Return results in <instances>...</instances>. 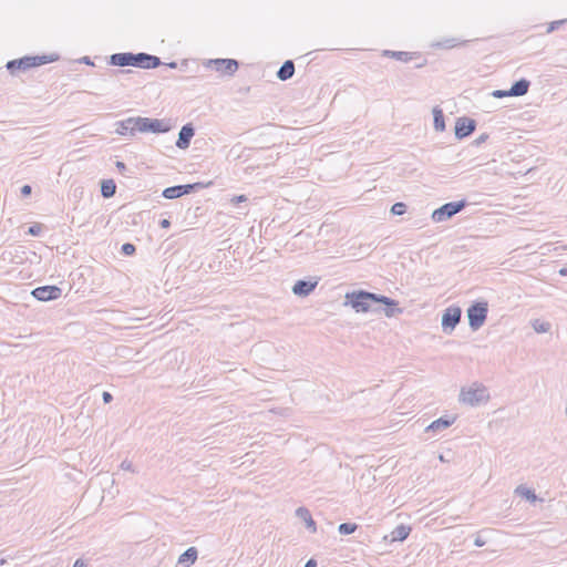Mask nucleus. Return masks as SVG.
Masks as SVG:
<instances>
[{"instance_id": "e433bc0d", "label": "nucleus", "mask_w": 567, "mask_h": 567, "mask_svg": "<svg viewBox=\"0 0 567 567\" xmlns=\"http://www.w3.org/2000/svg\"><path fill=\"white\" fill-rule=\"evenodd\" d=\"M247 196L246 195H237V196H234L230 202L234 204V205H237L239 203H244V202H247Z\"/></svg>"}, {"instance_id": "dca6fc26", "label": "nucleus", "mask_w": 567, "mask_h": 567, "mask_svg": "<svg viewBox=\"0 0 567 567\" xmlns=\"http://www.w3.org/2000/svg\"><path fill=\"white\" fill-rule=\"evenodd\" d=\"M198 556V550L195 547L187 548L178 558L177 565L188 567L193 565Z\"/></svg>"}, {"instance_id": "4c0bfd02", "label": "nucleus", "mask_w": 567, "mask_h": 567, "mask_svg": "<svg viewBox=\"0 0 567 567\" xmlns=\"http://www.w3.org/2000/svg\"><path fill=\"white\" fill-rule=\"evenodd\" d=\"M488 138V135L486 133H483L481 134L475 141H474V144L475 145H481L483 144L484 142H486V140Z\"/></svg>"}, {"instance_id": "603ef678", "label": "nucleus", "mask_w": 567, "mask_h": 567, "mask_svg": "<svg viewBox=\"0 0 567 567\" xmlns=\"http://www.w3.org/2000/svg\"><path fill=\"white\" fill-rule=\"evenodd\" d=\"M424 64H425V62L424 63H420V64L416 65V68H422Z\"/></svg>"}, {"instance_id": "1a4fd4ad", "label": "nucleus", "mask_w": 567, "mask_h": 567, "mask_svg": "<svg viewBox=\"0 0 567 567\" xmlns=\"http://www.w3.org/2000/svg\"><path fill=\"white\" fill-rule=\"evenodd\" d=\"M204 185L202 183H193L185 185H175L167 187L163 190V196L167 199L179 198L184 195H188L195 190L202 189Z\"/></svg>"}, {"instance_id": "473e14b6", "label": "nucleus", "mask_w": 567, "mask_h": 567, "mask_svg": "<svg viewBox=\"0 0 567 567\" xmlns=\"http://www.w3.org/2000/svg\"><path fill=\"white\" fill-rule=\"evenodd\" d=\"M321 280V277H308L307 279H298L295 281V284L301 285V284H319Z\"/></svg>"}, {"instance_id": "ea45409f", "label": "nucleus", "mask_w": 567, "mask_h": 567, "mask_svg": "<svg viewBox=\"0 0 567 567\" xmlns=\"http://www.w3.org/2000/svg\"><path fill=\"white\" fill-rule=\"evenodd\" d=\"M102 399H103V402H104L105 404H107V403L112 402V400H113V395H112L110 392L104 391V392L102 393Z\"/></svg>"}, {"instance_id": "aec40b11", "label": "nucleus", "mask_w": 567, "mask_h": 567, "mask_svg": "<svg viewBox=\"0 0 567 567\" xmlns=\"http://www.w3.org/2000/svg\"><path fill=\"white\" fill-rule=\"evenodd\" d=\"M415 54L416 53L405 52V51H391V50L383 51L384 56H389V58H392V59H395L398 61L405 62V63L410 62Z\"/></svg>"}, {"instance_id": "c756f323", "label": "nucleus", "mask_w": 567, "mask_h": 567, "mask_svg": "<svg viewBox=\"0 0 567 567\" xmlns=\"http://www.w3.org/2000/svg\"><path fill=\"white\" fill-rule=\"evenodd\" d=\"M360 254H352L353 257L363 258L364 256H369L373 250L372 244H365L360 246Z\"/></svg>"}, {"instance_id": "f704fd0d", "label": "nucleus", "mask_w": 567, "mask_h": 567, "mask_svg": "<svg viewBox=\"0 0 567 567\" xmlns=\"http://www.w3.org/2000/svg\"><path fill=\"white\" fill-rule=\"evenodd\" d=\"M121 468L124 470V471L135 472V470L133 467V463L131 461H128V460H124L121 463Z\"/></svg>"}, {"instance_id": "4be33fe9", "label": "nucleus", "mask_w": 567, "mask_h": 567, "mask_svg": "<svg viewBox=\"0 0 567 567\" xmlns=\"http://www.w3.org/2000/svg\"><path fill=\"white\" fill-rule=\"evenodd\" d=\"M411 533V527L405 525L396 526L391 533V539L393 542H403L405 540Z\"/></svg>"}, {"instance_id": "864d4df0", "label": "nucleus", "mask_w": 567, "mask_h": 567, "mask_svg": "<svg viewBox=\"0 0 567 567\" xmlns=\"http://www.w3.org/2000/svg\"><path fill=\"white\" fill-rule=\"evenodd\" d=\"M6 560L4 559H0V565L4 564Z\"/></svg>"}, {"instance_id": "f257e3e1", "label": "nucleus", "mask_w": 567, "mask_h": 567, "mask_svg": "<svg viewBox=\"0 0 567 567\" xmlns=\"http://www.w3.org/2000/svg\"><path fill=\"white\" fill-rule=\"evenodd\" d=\"M351 306L357 312H377L380 305H384V315L389 318L402 313V309L398 307V302L389 297L369 292L365 290H358L346 293L344 306Z\"/></svg>"}, {"instance_id": "412c9836", "label": "nucleus", "mask_w": 567, "mask_h": 567, "mask_svg": "<svg viewBox=\"0 0 567 567\" xmlns=\"http://www.w3.org/2000/svg\"><path fill=\"white\" fill-rule=\"evenodd\" d=\"M433 125L435 131L443 132L445 130V120H444V113L442 109L439 106L433 107Z\"/></svg>"}, {"instance_id": "7c9ffc66", "label": "nucleus", "mask_w": 567, "mask_h": 567, "mask_svg": "<svg viewBox=\"0 0 567 567\" xmlns=\"http://www.w3.org/2000/svg\"><path fill=\"white\" fill-rule=\"evenodd\" d=\"M135 251H136V247H135V245H133L131 243H125L121 247V252L125 256H132L135 254Z\"/></svg>"}, {"instance_id": "423d86ee", "label": "nucleus", "mask_w": 567, "mask_h": 567, "mask_svg": "<svg viewBox=\"0 0 567 567\" xmlns=\"http://www.w3.org/2000/svg\"><path fill=\"white\" fill-rule=\"evenodd\" d=\"M135 122V132L141 133H166L171 130V126L166 124L163 120L158 118H150L142 116H134Z\"/></svg>"}, {"instance_id": "5fc2aeb1", "label": "nucleus", "mask_w": 567, "mask_h": 567, "mask_svg": "<svg viewBox=\"0 0 567 567\" xmlns=\"http://www.w3.org/2000/svg\"><path fill=\"white\" fill-rule=\"evenodd\" d=\"M566 414H567V405H566V410H565Z\"/></svg>"}, {"instance_id": "a18cd8bd", "label": "nucleus", "mask_w": 567, "mask_h": 567, "mask_svg": "<svg viewBox=\"0 0 567 567\" xmlns=\"http://www.w3.org/2000/svg\"><path fill=\"white\" fill-rule=\"evenodd\" d=\"M159 226H161L162 228H168V227L171 226V221H169L168 219H162V220L159 221Z\"/></svg>"}, {"instance_id": "37998d69", "label": "nucleus", "mask_w": 567, "mask_h": 567, "mask_svg": "<svg viewBox=\"0 0 567 567\" xmlns=\"http://www.w3.org/2000/svg\"><path fill=\"white\" fill-rule=\"evenodd\" d=\"M115 166L121 174H124L127 169L125 163L120 162V161L116 162Z\"/></svg>"}, {"instance_id": "b1692460", "label": "nucleus", "mask_w": 567, "mask_h": 567, "mask_svg": "<svg viewBox=\"0 0 567 567\" xmlns=\"http://www.w3.org/2000/svg\"><path fill=\"white\" fill-rule=\"evenodd\" d=\"M530 324L537 333H546L551 329V324L549 322L540 321L539 319L532 320Z\"/></svg>"}, {"instance_id": "a211bd4d", "label": "nucleus", "mask_w": 567, "mask_h": 567, "mask_svg": "<svg viewBox=\"0 0 567 567\" xmlns=\"http://www.w3.org/2000/svg\"><path fill=\"white\" fill-rule=\"evenodd\" d=\"M295 74V63L292 60H287L277 71V78L281 81L291 79Z\"/></svg>"}, {"instance_id": "f8f14e48", "label": "nucleus", "mask_w": 567, "mask_h": 567, "mask_svg": "<svg viewBox=\"0 0 567 567\" xmlns=\"http://www.w3.org/2000/svg\"><path fill=\"white\" fill-rule=\"evenodd\" d=\"M209 65H213L217 72L227 75H233L239 68V63L235 59L209 60Z\"/></svg>"}, {"instance_id": "72a5a7b5", "label": "nucleus", "mask_w": 567, "mask_h": 567, "mask_svg": "<svg viewBox=\"0 0 567 567\" xmlns=\"http://www.w3.org/2000/svg\"><path fill=\"white\" fill-rule=\"evenodd\" d=\"M492 96H494L496 99H502V97L512 96V95L509 94V90H495L492 92Z\"/></svg>"}, {"instance_id": "0eeeda50", "label": "nucleus", "mask_w": 567, "mask_h": 567, "mask_svg": "<svg viewBox=\"0 0 567 567\" xmlns=\"http://www.w3.org/2000/svg\"><path fill=\"white\" fill-rule=\"evenodd\" d=\"M466 205L467 202L465 199L446 203L432 213V219L435 223L446 221L463 210Z\"/></svg>"}, {"instance_id": "de8ad7c7", "label": "nucleus", "mask_w": 567, "mask_h": 567, "mask_svg": "<svg viewBox=\"0 0 567 567\" xmlns=\"http://www.w3.org/2000/svg\"><path fill=\"white\" fill-rule=\"evenodd\" d=\"M82 62H83V63H85V64H87V65H93V62L91 61L90 56H84V58L82 59Z\"/></svg>"}, {"instance_id": "f03ea898", "label": "nucleus", "mask_w": 567, "mask_h": 567, "mask_svg": "<svg viewBox=\"0 0 567 567\" xmlns=\"http://www.w3.org/2000/svg\"><path fill=\"white\" fill-rule=\"evenodd\" d=\"M109 63L113 66H134L145 70L155 69L162 65V61L158 56L145 52L114 53L110 56Z\"/></svg>"}, {"instance_id": "49530a36", "label": "nucleus", "mask_w": 567, "mask_h": 567, "mask_svg": "<svg viewBox=\"0 0 567 567\" xmlns=\"http://www.w3.org/2000/svg\"><path fill=\"white\" fill-rule=\"evenodd\" d=\"M316 566H317V561L313 558L309 559L305 565V567H316Z\"/></svg>"}, {"instance_id": "a19ab883", "label": "nucleus", "mask_w": 567, "mask_h": 567, "mask_svg": "<svg viewBox=\"0 0 567 567\" xmlns=\"http://www.w3.org/2000/svg\"><path fill=\"white\" fill-rule=\"evenodd\" d=\"M486 544L485 539H483L481 537L480 534L476 535L475 539H474V545L477 546V547H482Z\"/></svg>"}, {"instance_id": "2f4dec72", "label": "nucleus", "mask_w": 567, "mask_h": 567, "mask_svg": "<svg viewBox=\"0 0 567 567\" xmlns=\"http://www.w3.org/2000/svg\"><path fill=\"white\" fill-rule=\"evenodd\" d=\"M41 231H42L41 224H33L28 229V234L31 236H39Z\"/></svg>"}, {"instance_id": "4468645a", "label": "nucleus", "mask_w": 567, "mask_h": 567, "mask_svg": "<svg viewBox=\"0 0 567 567\" xmlns=\"http://www.w3.org/2000/svg\"><path fill=\"white\" fill-rule=\"evenodd\" d=\"M115 132L122 136H134L135 132V122L134 117H127L123 121L116 122Z\"/></svg>"}, {"instance_id": "79ce46f5", "label": "nucleus", "mask_w": 567, "mask_h": 567, "mask_svg": "<svg viewBox=\"0 0 567 567\" xmlns=\"http://www.w3.org/2000/svg\"><path fill=\"white\" fill-rule=\"evenodd\" d=\"M132 71L131 70H107V75L112 76V75H115L117 73H131Z\"/></svg>"}, {"instance_id": "bb28decb", "label": "nucleus", "mask_w": 567, "mask_h": 567, "mask_svg": "<svg viewBox=\"0 0 567 567\" xmlns=\"http://www.w3.org/2000/svg\"><path fill=\"white\" fill-rule=\"evenodd\" d=\"M358 529V525L354 523H342L338 527V532L341 535H350Z\"/></svg>"}, {"instance_id": "cd10ccee", "label": "nucleus", "mask_w": 567, "mask_h": 567, "mask_svg": "<svg viewBox=\"0 0 567 567\" xmlns=\"http://www.w3.org/2000/svg\"><path fill=\"white\" fill-rule=\"evenodd\" d=\"M464 43H465V41L458 42L456 39L451 38V39H445L442 42H439L436 45L440 48H443V49H452V48H455V47L464 44Z\"/></svg>"}, {"instance_id": "ddd939ff", "label": "nucleus", "mask_w": 567, "mask_h": 567, "mask_svg": "<svg viewBox=\"0 0 567 567\" xmlns=\"http://www.w3.org/2000/svg\"><path fill=\"white\" fill-rule=\"evenodd\" d=\"M195 135V128L192 123H187L182 126L178 138L176 141V146L179 150H186L189 147L190 141Z\"/></svg>"}, {"instance_id": "c85d7f7f", "label": "nucleus", "mask_w": 567, "mask_h": 567, "mask_svg": "<svg viewBox=\"0 0 567 567\" xmlns=\"http://www.w3.org/2000/svg\"><path fill=\"white\" fill-rule=\"evenodd\" d=\"M405 212H406V205L404 203H402V202H398V203L393 204L392 207H391V213L393 215L401 216Z\"/></svg>"}, {"instance_id": "39448f33", "label": "nucleus", "mask_w": 567, "mask_h": 567, "mask_svg": "<svg viewBox=\"0 0 567 567\" xmlns=\"http://www.w3.org/2000/svg\"><path fill=\"white\" fill-rule=\"evenodd\" d=\"M488 400L489 394L487 389L477 383H474V385L468 389L463 388L460 393V401L471 406L480 405Z\"/></svg>"}, {"instance_id": "20e7f679", "label": "nucleus", "mask_w": 567, "mask_h": 567, "mask_svg": "<svg viewBox=\"0 0 567 567\" xmlns=\"http://www.w3.org/2000/svg\"><path fill=\"white\" fill-rule=\"evenodd\" d=\"M488 313V302L477 300L473 302L466 310L468 326L473 331H477L484 326Z\"/></svg>"}, {"instance_id": "a878e982", "label": "nucleus", "mask_w": 567, "mask_h": 567, "mask_svg": "<svg viewBox=\"0 0 567 567\" xmlns=\"http://www.w3.org/2000/svg\"><path fill=\"white\" fill-rule=\"evenodd\" d=\"M317 286H292V292L299 297L309 296Z\"/></svg>"}, {"instance_id": "2eb2a0df", "label": "nucleus", "mask_w": 567, "mask_h": 567, "mask_svg": "<svg viewBox=\"0 0 567 567\" xmlns=\"http://www.w3.org/2000/svg\"><path fill=\"white\" fill-rule=\"evenodd\" d=\"M456 420V416H441L437 420L433 421L430 425L426 426L425 432H440L447 427H450Z\"/></svg>"}, {"instance_id": "9d476101", "label": "nucleus", "mask_w": 567, "mask_h": 567, "mask_svg": "<svg viewBox=\"0 0 567 567\" xmlns=\"http://www.w3.org/2000/svg\"><path fill=\"white\" fill-rule=\"evenodd\" d=\"M31 295L40 301L55 300L62 295L59 286H38L31 291Z\"/></svg>"}, {"instance_id": "58836bf2", "label": "nucleus", "mask_w": 567, "mask_h": 567, "mask_svg": "<svg viewBox=\"0 0 567 567\" xmlns=\"http://www.w3.org/2000/svg\"><path fill=\"white\" fill-rule=\"evenodd\" d=\"M32 193V187L30 185H23L21 187V195L27 197Z\"/></svg>"}, {"instance_id": "c03bdc74", "label": "nucleus", "mask_w": 567, "mask_h": 567, "mask_svg": "<svg viewBox=\"0 0 567 567\" xmlns=\"http://www.w3.org/2000/svg\"><path fill=\"white\" fill-rule=\"evenodd\" d=\"M73 567H86V564L83 559L79 558L75 560Z\"/></svg>"}, {"instance_id": "c9c22d12", "label": "nucleus", "mask_w": 567, "mask_h": 567, "mask_svg": "<svg viewBox=\"0 0 567 567\" xmlns=\"http://www.w3.org/2000/svg\"><path fill=\"white\" fill-rule=\"evenodd\" d=\"M565 21L564 20H558V21H553L549 25H548V29H547V32L550 33L553 31H555L556 29H558V27L560 24H563Z\"/></svg>"}, {"instance_id": "6ab92c4d", "label": "nucleus", "mask_w": 567, "mask_h": 567, "mask_svg": "<svg viewBox=\"0 0 567 567\" xmlns=\"http://www.w3.org/2000/svg\"><path fill=\"white\" fill-rule=\"evenodd\" d=\"M296 515H297V517H299L300 519H302L305 522L307 528H309L312 533H315L317 530L316 522L313 520L308 508L298 507L296 509Z\"/></svg>"}, {"instance_id": "9b49d317", "label": "nucleus", "mask_w": 567, "mask_h": 567, "mask_svg": "<svg viewBox=\"0 0 567 567\" xmlns=\"http://www.w3.org/2000/svg\"><path fill=\"white\" fill-rule=\"evenodd\" d=\"M476 128V122L473 118L462 116L456 120L455 123V137L457 140H463L470 136Z\"/></svg>"}, {"instance_id": "393cba45", "label": "nucleus", "mask_w": 567, "mask_h": 567, "mask_svg": "<svg viewBox=\"0 0 567 567\" xmlns=\"http://www.w3.org/2000/svg\"><path fill=\"white\" fill-rule=\"evenodd\" d=\"M515 492L517 494L524 496L526 499H528L530 502H535L537 499V496H536L535 492L529 489V488H527V487H525L524 485L517 486Z\"/></svg>"}, {"instance_id": "09e8293b", "label": "nucleus", "mask_w": 567, "mask_h": 567, "mask_svg": "<svg viewBox=\"0 0 567 567\" xmlns=\"http://www.w3.org/2000/svg\"><path fill=\"white\" fill-rule=\"evenodd\" d=\"M168 68L171 69H176L177 68V63L176 62H171L167 64Z\"/></svg>"}, {"instance_id": "8fccbe9b", "label": "nucleus", "mask_w": 567, "mask_h": 567, "mask_svg": "<svg viewBox=\"0 0 567 567\" xmlns=\"http://www.w3.org/2000/svg\"><path fill=\"white\" fill-rule=\"evenodd\" d=\"M559 274H560L561 276H566V275H567V269H566V268H561V269L559 270Z\"/></svg>"}, {"instance_id": "6e6552de", "label": "nucleus", "mask_w": 567, "mask_h": 567, "mask_svg": "<svg viewBox=\"0 0 567 567\" xmlns=\"http://www.w3.org/2000/svg\"><path fill=\"white\" fill-rule=\"evenodd\" d=\"M462 309L458 306H450L446 308L442 315V330L445 333H452L456 326L461 321Z\"/></svg>"}, {"instance_id": "7ed1b4c3", "label": "nucleus", "mask_w": 567, "mask_h": 567, "mask_svg": "<svg viewBox=\"0 0 567 567\" xmlns=\"http://www.w3.org/2000/svg\"><path fill=\"white\" fill-rule=\"evenodd\" d=\"M58 56L54 55H25L20 59L10 60L7 62L6 68L7 70L14 75L18 71H28L32 68H37L47 63H51L55 61Z\"/></svg>"}, {"instance_id": "f3484780", "label": "nucleus", "mask_w": 567, "mask_h": 567, "mask_svg": "<svg viewBox=\"0 0 567 567\" xmlns=\"http://www.w3.org/2000/svg\"><path fill=\"white\" fill-rule=\"evenodd\" d=\"M530 86V82L526 79H520L514 82L509 89V94L512 96H523L525 95Z\"/></svg>"}, {"instance_id": "5701e85b", "label": "nucleus", "mask_w": 567, "mask_h": 567, "mask_svg": "<svg viewBox=\"0 0 567 567\" xmlns=\"http://www.w3.org/2000/svg\"><path fill=\"white\" fill-rule=\"evenodd\" d=\"M116 193V184L113 179H102L101 194L104 198H111Z\"/></svg>"}, {"instance_id": "3c124183", "label": "nucleus", "mask_w": 567, "mask_h": 567, "mask_svg": "<svg viewBox=\"0 0 567 567\" xmlns=\"http://www.w3.org/2000/svg\"><path fill=\"white\" fill-rule=\"evenodd\" d=\"M439 458H440V461H441V462H446V460H445V457H444V455H443V454H440V455H439Z\"/></svg>"}]
</instances>
